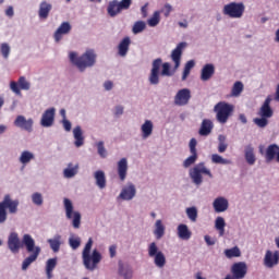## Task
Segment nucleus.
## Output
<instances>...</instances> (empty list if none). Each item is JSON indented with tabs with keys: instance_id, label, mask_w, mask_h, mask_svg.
<instances>
[{
	"instance_id": "f03ea898",
	"label": "nucleus",
	"mask_w": 279,
	"mask_h": 279,
	"mask_svg": "<svg viewBox=\"0 0 279 279\" xmlns=\"http://www.w3.org/2000/svg\"><path fill=\"white\" fill-rule=\"evenodd\" d=\"M69 58L70 62H72L81 73H84V71L95 66L97 63V53H95L94 49H87L81 57H77V52L72 51L69 53Z\"/></svg>"
},
{
	"instance_id": "412c9836",
	"label": "nucleus",
	"mask_w": 279,
	"mask_h": 279,
	"mask_svg": "<svg viewBox=\"0 0 279 279\" xmlns=\"http://www.w3.org/2000/svg\"><path fill=\"white\" fill-rule=\"evenodd\" d=\"M215 213H226L228 210L230 203L223 196L217 197L213 203Z\"/></svg>"
},
{
	"instance_id": "423d86ee",
	"label": "nucleus",
	"mask_w": 279,
	"mask_h": 279,
	"mask_svg": "<svg viewBox=\"0 0 279 279\" xmlns=\"http://www.w3.org/2000/svg\"><path fill=\"white\" fill-rule=\"evenodd\" d=\"M223 16L228 19H243L245 14V3L232 1L222 7Z\"/></svg>"
},
{
	"instance_id": "473e14b6",
	"label": "nucleus",
	"mask_w": 279,
	"mask_h": 279,
	"mask_svg": "<svg viewBox=\"0 0 279 279\" xmlns=\"http://www.w3.org/2000/svg\"><path fill=\"white\" fill-rule=\"evenodd\" d=\"M244 156L247 165H254L256 162V155H254V147L252 145L245 147Z\"/></svg>"
},
{
	"instance_id": "13d9d810",
	"label": "nucleus",
	"mask_w": 279,
	"mask_h": 279,
	"mask_svg": "<svg viewBox=\"0 0 279 279\" xmlns=\"http://www.w3.org/2000/svg\"><path fill=\"white\" fill-rule=\"evenodd\" d=\"M118 5L120 10H130V5H132V0H121L120 2L118 1Z\"/></svg>"
},
{
	"instance_id": "393cba45",
	"label": "nucleus",
	"mask_w": 279,
	"mask_h": 279,
	"mask_svg": "<svg viewBox=\"0 0 279 279\" xmlns=\"http://www.w3.org/2000/svg\"><path fill=\"white\" fill-rule=\"evenodd\" d=\"M118 175L121 180V182H124L128 178V159L122 158L118 161Z\"/></svg>"
},
{
	"instance_id": "ea45409f",
	"label": "nucleus",
	"mask_w": 279,
	"mask_h": 279,
	"mask_svg": "<svg viewBox=\"0 0 279 279\" xmlns=\"http://www.w3.org/2000/svg\"><path fill=\"white\" fill-rule=\"evenodd\" d=\"M34 153L29 150H24L20 156V162L22 165H28V162H32L34 160Z\"/></svg>"
},
{
	"instance_id": "ddd939ff",
	"label": "nucleus",
	"mask_w": 279,
	"mask_h": 279,
	"mask_svg": "<svg viewBox=\"0 0 279 279\" xmlns=\"http://www.w3.org/2000/svg\"><path fill=\"white\" fill-rule=\"evenodd\" d=\"M231 274L236 279H243L247 276V264L245 262H238L231 266Z\"/></svg>"
},
{
	"instance_id": "a878e982",
	"label": "nucleus",
	"mask_w": 279,
	"mask_h": 279,
	"mask_svg": "<svg viewBox=\"0 0 279 279\" xmlns=\"http://www.w3.org/2000/svg\"><path fill=\"white\" fill-rule=\"evenodd\" d=\"M142 131V138H149L154 133V122L150 120H146L141 128Z\"/></svg>"
},
{
	"instance_id": "de8ad7c7",
	"label": "nucleus",
	"mask_w": 279,
	"mask_h": 279,
	"mask_svg": "<svg viewBox=\"0 0 279 279\" xmlns=\"http://www.w3.org/2000/svg\"><path fill=\"white\" fill-rule=\"evenodd\" d=\"M10 51H11L10 44L3 43L0 45V53L2 54L4 60H8L10 58Z\"/></svg>"
},
{
	"instance_id": "5701e85b",
	"label": "nucleus",
	"mask_w": 279,
	"mask_h": 279,
	"mask_svg": "<svg viewBox=\"0 0 279 279\" xmlns=\"http://www.w3.org/2000/svg\"><path fill=\"white\" fill-rule=\"evenodd\" d=\"M279 146L278 144H270L266 149V162H271L275 158L278 161Z\"/></svg>"
},
{
	"instance_id": "bb28decb",
	"label": "nucleus",
	"mask_w": 279,
	"mask_h": 279,
	"mask_svg": "<svg viewBox=\"0 0 279 279\" xmlns=\"http://www.w3.org/2000/svg\"><path fill=\"white\" fill-rule=\"evenodd\" d=\"M58 266V258H49L46 262V275L48 279L53 278V269Z\"/></svg>"
},
{
	"instance_id": "864d4df0",
	"label": "nucleus",
	"mask_w": 279,
	"mask_h": 279,
	"mask_svg": "<svg viewBox=\"0 0 279 279\" xmlns=\"http://www.w3.org/2000/svg\"><path fill=\"white\" fill-rule=\"evenodd\" d=\"M97 150H98V155L100 156V158H106L108 156V150H106V147L104 146V142H98L96 144Z\"/></svg>"
},
{
	"instance_id": "cd10ccee",
	"label": "nucleus",
	"mask_w": 279,
	"mask_h": 279,
	"mask_svg": "<svg viewBox=\"0 0 279 279\" xmlns=\"http://www.w3.org/2000/svg\"><path fill=\"white\" fill-rule=\"evenodd\" d=\"M107 12L109 16H112V17L117 16L118 14H121L122 10L119 7V1L117 0L110 1L107 8Z\"/></svg>"
},
{
	"instance_id": "4468645a",
	"label": "nucleus",
	"mask_w": 279,
	"mask_h": 279,
	"mask_svg": "<svg viewBox=\"0 0 279 279\" xmlns=\"http://www.w3.org/2000/svg\"><path fill=\"white\" fill-rule=\"evenodd\" d=\"M54 121H56V108H49L44 112L41 117L40 125L43 128H51Z\"/></svg>"
},
{
	"instance_id": "0e129e2a",
	"label": "nucleus",
	"mask_w": 279,
	"mask_h": 279,
	"mask_svg": "<svg viewBox=\"0 0 279 279\" xmlns=\"http://www.w3.org/2000/svg\"><path fill=\"white\" fill-rule=\"evenodd\" d=\"M112 86H113L112 81H106L104 83L105 90H112Z\"/></svg>"
},
{
	"instance_id": "774afa93",
	"label": "nucleus",
	"mask_w": 279,
	"mask_h": 279,
	"mask_svg": "<svg viewBox=\"0 0 279 279\" xmlns=\"http://www.w3.org/2000/svg\"><path fill=\"white\" fill-rule=\"evenodd\" d=\"M147 5H148V3H146V4H145L144 7H142V9H141L144 19L147 17Z\"/></svg>"
},
{
	"instance_id": "c03bdc74",
	"label": "nucleus",
	"mask_w": 279,
	"mask_h": 279,
	"mask_svg": "<svg viewBox=\"0 0 279 279\" xmlns=\"http://www.w3.org/2000/svg\"><path fill=\"white\" fill-rule=\"evenodd\" d=\"M243 82L236 81L231 89L232 97H239L243 93Z\"/></svg>"
},
{
	"instance_id": "49530a36",
	"label": "nucleus",
	"mask_w": 279,
	"mask_h": 279,
	"mask_svg": "<svg viewBox=\"0 0 279 279\" xmlns=\"http://www.w3.org/2000/svg\"><path fill=\"white\" fill-rule=\"evenodd\" d=\"M160 23V11H155L153 16L148 19L147 24L149 27H156Z\"/></svg>"
},
{
	"instance_id": "4d7b16f0",
	"label": "nucleus",
	"mask_w": 279,
	"mask_h": 279,
	"mask_svg": "<svg viewBox=\"0 0 279 279\" xmlns=\"http://www.w3.org/2000/svg\"><path fill=\"white\" fill-rule=\"evenodd\" d=\"M69 243L72 250H77V247L82 245V240H80V238H70Z\"/></svg>"
},
{
	"instance_id": "4c0bfd02",
	"label": "nucleus",
	"mask_w": 279,
	"mask_h": 279,
	"mask_svg": "<svg viewBox=\"0 0 279 279\" xmlns=\"http://www.w3.org/2000/svg\"><path fill=\"white\" fill-rule=\"evenodd\" d=\"M195 68V60H190L185 63L183 74H182V82H186V77L191 75V70Z\"/></svg>"
},
{
	"instance_id": "72a5a7b5",
	"label": "nucleus",
	"mask_w": 279,
	"mask_h": 279,
	"mask_svg": "<svg viewBox=\"0 0 279 279\" xmlns=\"http://www.w3.org/2000/svg\"><path fill=\"white\" fill-rule=\"evenodd\" d=\"M94 178L96 180V186L100 189H106V173L101 170H97L94 173Z\"/></svg>"
},
{
	"instance_id": "f704fd0d",
	"label": "nucleus",
	"mask_w": 279,
	"mask_h": 279,
	"mask_svg": "<svg viewBox=\"0 0 279 279\" xmlns=\"http://www.w3.org/2000/svg\"><path fill=\"white\" fill-rule=\"evenodd\" d=\"M62 236L57 234L53 239H49L48 243L52 250V252L57 253L60 252V245H62Z\"/></svg>"
},
{
	"instance_id": "3c124183",
	"label": "nucleus",
	"mask_w": 279,
	"mask_h": 279,
	"mask_svg": "<svg viewBox=\"0 0 279 279\" xmlns=\"http://www.w3.org/2000/svg\"><path fill=\"white\" fill-rule=\"evenodd\" d=\"M218 151L219 154H223L226 149H228V144L226 143V137L223 135H219L218 137Z\"/></svg>"
},
{
	"instance_id": "37998d69",
	"label": "nucleus",
	"mask_w": 279,
	"mask_h": 279,
	"mask_svg": "<svg viewBox=\"0 0 279 279\" xmlns=\"http://www.w3.org/2000/svg\"><path fill=\"white\" fill-rule=\"evenodd\" d=\"M225 255L227 258H239V256H241V250L239 248V246L227 248L225 251Z\"/></svg>"
},
{
	"instance_id": "2f4dec72",
	"label": "nucleus",
	"mask_w": 279,
	"mask_h": 279,
	"mask_svg": "<svg viewBox=\"0 0 279 279\" xmlns=\"http://www.w3.org/2000/svg\"><path fill=\"white\" fill-rule=\"evenodd\" d=\"M213 132V121L203 120L198 134L201 136H208Z\"/></svg>"
},
{
	"instance_id": "9d476101",
	"label": "nucleus",
	"mask_w": 279,
	"mask_h": 279,
	"mask_svg": "<svg viewBox=\"0 0 279 279\" xmlns=\"http://www.w3.org/2000/svg\"><path fill=\"white\" fill-rule=\"evenodd\" d=\"M9 88L14 93V95L21 97V95H23L21 90H29L32 88V83H29L25 76H20L17 82H10Z\"/></svg>"
},
{
	"instance_id": "f3484780",
	"label": "nucleus",
	"mask_w": 279,
	"mask_h": 279,
	"mask_svg": "<svg viewBox=\"0 0 279 279\" xmlns=\"http://www.w3.org/2000/svg\"><path fill=\"white\" fill-rule=\"evenodd\" d=\"M191 99V89L183 88L175 95L174 101L178 106H186Z\"/></svg>"
},
{
	"instance_id": "bf43d9fd",
	"label": "nucleus",
	"mask_w": 279,
	"mask_h": 279,
	"mask_svg": "<svg viewBox=\"0 0 279 279\" xmlns=\"http://www.w3.org/2000/svg\"><path fill=\"white\" fill-rule=\"evenodd\" d=\"M197 140L195 137L190 141V154H197Z\"/></svg>"
},
{
	"instance_id": "6e6d98bb",
	"label": "nucleus",
	"mask_w": 279,
	"mask_h": 279,
	"mask_svg": "<svg viewBox=\"0 0 279 279\" xmlns=\"http://www.w3.org/2000/svg\"><path fill=\"white\" fill-rule=\"evenodd\" d=\"M32 199H33V204H35L36 206H43V194L41 193H34L32 195Z\"/></svg>"
},
{
	"instance_id": "0eeeda50",
	"label": "nucleus",
	"mask_w": 279,
	"mask_h": 279,
	"mask_svg": "<svg viewBox=\"0 0 279 279\" xmlns=\"http://www.w3.org/2000/svg\"><path fill=\"white\" fill-rule=\"evenodd\" d=\"M202 174L208 175V178H213V172L206 168L204 162L196 165L193 169L190 170V178L192 179L193 183L196 184V186H199V184L204 182Z\"/></svg>"
},
{
	"instance_id": "338daca9",
	"label": "nucleus",
	"mask_w": 279,
	"mask_h": 279,
	"mask_svg": "<svg viewBox=\"0 0 279 279\" xmlns=\"http://www.w3.org/2000/svg\"><path fill=\"white\" fill-rule=\"evenodd\" d=\"M5 15H7V16H14V8L9 7V8L5 10Z\"/></svg>"
},
{
	"instance_id": "5fc2aeb1",
	"label": "nucleus",
	"mask_w": 279,
	"mask_h": 279,
	"mask_svg": "<svg viewBox=\"0 0 279 279\" xmlns=\"http://www.w3.org/2000/svg\"><path fill=\"white\" fill-rule=\"evenodd\" d=\"M253 122L255 123V125H257V128H267V125L269 124V120H267V118H255L253 120Z\"/></svg>"
},
{
	"instance_id": "79ce46f5",
	"label": "nucleus",
	"mask_w": 279,
	"mask_h": 279,
	"mask_svg": "<svg viewBox=\"0 0 279 279\" xmlns=\"http://www.w3.org/2000/svg\"><path fill=\"white\" fill-rule=\"evenodd\" d=\"M155 226L156 229L154 231V234L156 239H162V236H165V225H162V220H157Z\"/></svg>"
},
{
	"instance_id": "a18cd8bd",
	"label": "nucleus",
	"mask_w": 279,
	"mask_h": 279,
	"mask_svg": "<svg viewBox=\"0 0 279 279\" xmlns=\"http://www.w3.org/2000/svg\"><path fill=\"white\" fill-rule=\"evenodd\" d=\"M272 101H277L279 104V84L277 85L275 95H268L263 106H269Z\"/></svg>"
},
{
	"instance_id": "f8f14e48",
	"label": "nucleus",
	"mask_w": 279,
	"mask_h": 279,
	"mask_svg": "<svg viewBox=\"0 0 279 279\" xmlns=\"http://www.w3.org/2000/svg\"><path fill=\"white\" fill-rule=\"evenodd\" d=\"M71 29H73V26H71V23L62 22L53 34L54 43H60L63 36L71 34Z\"/></svg>"
},
{
	"instance_id": "9b49d317",
	"label": "nucleus",
	"mask_w": 279,
	"mask_h": 279,
	"mask_svg": "<svg viewBox=\"0 0 279 279\" xmlns=\"http://www.w3.org/2000/svg\"><path fill=\"white\" fill-rule=\"evenodd\" d=\"M215 112H217V120L219 123H228V119L232 114L234 107L232 106H215Z\"/></svg>"
},
{
	"instance_id": "f257e3e1",
	"label": "nucleus",
	"mask_w": 279,
	"mask_h": 279,
	"mask_svg": "<svg viewBox=\"0 0 279 279\" xmlns=\"http://www.w3.org/2000/svg\"><path fill=\"white\" fill-rule=\"evenodd\" d=\"M186 41H181L171 51L170 58L174 62V68L171 71V63L165 62L160 58H157L151 63L150 74L148 76V82L151 86H158L160 84V75L162 77H171L174 75L175 71L180 69L182 62V53L186 49Z\"/></svg>"
},
{
	"instance_id": "58836bf2",
	"label": "nucleus",
	"mask_w": 279,
	"mask_h": 279,
	"mask_svg": "<svg viewBox=\"0 0 279 279\" xmlns=\"http://www.w3.org/2000/svg\"><path fill=\"white\" fill-rule=\"evenodd\" d=\"M147 29V23L144 21H137L133 24L132 33L133 34H142V32H145Z\"/></svg>"
},
{
	"instance_id": "a211bd4d",
	"label": "nucleus",
	"mask_w": 279,
	"mask_h": 279,
	"mask_svg": "<svg viewBox=\"0 0 279 279\" xmlns=\"http://www.w3.org/2000/svg\"><path fill=\"white\" fill-rule=\"evenodd\" d=\"M15 128H20L21 130H25L26 132H32V128H34V120L25 119L23 116H17L14 121Z\"/></svg>"
},
{
	"instance_id": "e433bc0d",
	"label": "nucleus",
	"mask_w": 279,
	"mask_h": 279,
	"mask_svg": "<svg viewBox=\"0 0 279 279\" xmlns=\"http://www.w3.org/2000/svg\"><path fill=\"white\" fill-rule=\"evenodd\" d=\"M257 114L264 119H271L274 117V109L269 106H262Z\"/></svg>"
},
{
	"instance_id": "052dcab7",
	"label": "nucleus",
	"mask_w": 279,
	"mask_h": 279,
	"mask_svg": "<svg viewBox=\"0 0 279 279\" xmlns=\"http://www.w3.org/2000/svg\"><path fill=\"white\" fill-rule=\"evenodd\" d=\"M171 12H173V7L169 3H166L165 12H163V15L166 16V19L170 16Z\"/></svg>"
},
{
	"instance_id": "1a4fd4ad",
	"label": "nucleus",
	"mask_w": 279,
	"mask_h": 279,
	"mask_svg": "<svg viewBox=\"0 0 279 279\" xmlns=\"http://www.w3.org/2000/svg\"><path fill=\"white\" fill-rule=\"evenodd\" d=\"M65 215L68 219L72 220L73 228H80V223H82V215L78 211H73V203L69 198L63 199Z\"/></svg>"
},
{
	"instance_id": "a19ab883",
	"label": "nucleus",
	"mask_w": 279,
	"mask_h": 279,
	"mask_svg": "<svg viewBox=\"0 0 279 279\" xmlns=\"http://www.w3.org/2000/svg\"><path fill=\"white\" fill-rule=\"evenodd\" d=\"M215 228L216 230H218L220 236H223V234H226V220L223 219V217H218L216 219Z\"/></svg>"
},
{
	"instance_id": "09e8293b",
	"label": "nucleus",
	"mask_w": 279,
	"mask_h": 279,
	"mask_svg": "<svg viewBox=\"0 0 279 279\" xmlns=\"http://www.w3.org/2000/svg\"><path fill=\"white\" fill-rule=\"evenodd\" d=\"M211 162L214 165H230V160L223 159V157L217 154L211 155Z\"/></svg>"
},
{
	"instance_id": "4be33fe9",
	"label": "nucleus",
	"mask_w": 279,
	"mask_h": 279,
	"mask_svg": "<svg viewBox=\"0 0 279 279\" xmlns=\"http://www.w3.org/2000/svg\"><path fill=\"white\" fill-rule=\"evenodd\" d=\"M215 75V65L213 63L205 64L201 70V81L208 82Z\"/></svg>"
},
{
	"instance_id": "c9c22d12",
	"label": "nucleus",
	"mask_w": 279,
	"mask_h": 279,
	"mask_svg": "<svg viewBox=\"0 0 279 279\" xmlns=\"http://www.w3.org/2000/svg\"><path fill=\"white\" fill-rule=\"evenodd\" d=\"M77 169H80L78 165L73 166V163H69L68 168L63 171L64 178H75L77 175Z\"/></svg>"
},
{
	"instance_id": "39448f33",
	"label": "nucleus",
	"mask_w": 279,
	"mask_h": 279,
	"mask_svg": "<svg viewBox=\"0 0 279 279\" xmlns=\"http://www.w3.org/2000/svg\"><path fill=\"white\" fill-rule=\"evenodd\" d=\"M8 209L11 215H16L19 211V199L12 201L10 194H7L0 203V223H5L8 220Z\"/></svg>"
},
{
	"instance_id": "8fccbe9b",
	"label": "nucleus",
	"mask_w": 279,
	"mask_h": 279,
	"mask_svg": "<svg viewBox=\"0 0 279 279\" xmlns=\"http://www.w3.org/2000/svg\"><path fill=\"white\" fill-rule=\"evenodd\" d=\"M195 162H197V153H192V155L184 160L183 167L189 169V167L195 165Z\"/></svg>"
},
{
	"instance_id": "c85d7f7f",
	"label": "nucleus",
	"mask_w": 279,
	"mask_h": 279,
	"mask_svg": "<svg viewBox=\"0 0 279 279\" xmlns=\"http://www.w3.org/2000/svg\"><path fill=\"white\" fill-rule=\"evenodd\" d=\"M73 136L75 138V147H82V145H84V135L82 133V126H75L73 129Z\"/></svg>"
},
{
	"instance_id": "7ed1b4c3",
	"label": "nucleus",
	"mask_w": 279,
	"mask_h": 279,
	"mask_svg": "<svg viewBox=\"0 0 279 279\" xmlns=\"http://www.w3.org/2000/svg\"><path fill=\"white\" fill-rule=\"evenodd\" d=\"M90 250H93V238H89L85 247L82 252V260L85 269L89 271H95L97 269L98 263H101V253L99 251L94 250L90 255Z\"/></svg>"
},
{
	"instance_id": "b1692460",
	"label": "nucleus",
	"mask_w": 279,
	"mask_h": 279,
	"mask_svg": "<svg viewBox=\"0 0 279 279\" xmlns=\"http://www.w3.org/2000/svg\"><path fill=\"white\" fill-rule=\"evenodd\" d=\"M130 37H124L120 44L118 45V54L121 58H125L128 56V52L130 51V45H131Z\"/></svg>"
},
{
	"instance_id": "e2e57ef3",
	"label": "nucleus",
	"mask_w": 279,
	"mask_h": 279,
	"mask_svg": "<svg viewBox=\"0 0 279 279\" xmlns=\"http://www.w3.org/2000/svg\"><path fill=\"white\" fill-rule=\"evenodd\" d=\"M109 254L111 258H114V256H117V245H111L109 247Z\"/></svg>"
},
{
	"instance_id": "c756f323",
	"label": "nucleus",
	"mask_w": 279,
	"mask_h": 279,
	"mask_svg": "<svg viewBox=\"0 0 279 279\" xmlns=\"http://www.w3.org/2000/svg\"><path fill=\"white\" fill-rule=\"evenodd\" d=\"M191 230H189V227L186 225H179L178 226V236L179 239H182L183 241H189L191 239Z\"/></svg>"
},
{
	"instance_id": "603ef678",
	"label": "nucleus",
	"mask_w": 279,
	"mask_h": 279,
	"mask_svg": "<svg viewBox=\"0 0 279 279\" xmlns=\"http://www.w3.org/2000/svg\"><path fill=\"white\" fill-rule=\"evenodd\" d=\"M186 215L190 220L193 222L197 221V208L196 207H189L186 208Z\"/></svg>"
},
{
	"instance_id": "7c9ffc66",
	"label": "nucleus",
	"mask_w": 279,
	"mask_h": 279,
	"mask_svg": "<svg viewBox=\"0 0 279 279\" xmlns=\"http://www.w3.org/2000/svg\"><path fill=\"white\" fill-rule=\"evenodd\" d=\"M119 276L124 279H132L134 271L129 266H123L122 262H119Z\"/></svg>"
},
{
	"instance_id": "dca6fc26",
	"label": "nucleus",
	"mask_w": 279,
	"mask_h": 279,
	"mask_svg": "<svg viewBox=\"0 0 279 279\" xmlns=\"http://www.w3.org/2000/svg\"><path fill=\"white\" fill-rule=\"evenodd\" d=\"M8 247L13 254H19V251L21 250V239H19V233H10L8 239Z\"/></svg>"
},
{
	"instance_id": "2eb2a0df",
	"label": "nucleus",
	"mask_w": 279,
	"mask_h": 279,
	"mask_svg": "<svg viewBox=\"0 0 279 279\" xmlns=\"http://www.w3.org/2000/svg\"><path fill=\"white\" fill-rule=\"evenodd\" d=\"M119 197L124 202H130L134 199V197H136V186L134 185V183H129L126 186H124Z\"/></svg>"
},
{
	"instance_id": "6ab92c4d",
	"label": "nucleus",
	"mask_w": 279,
	"mask_h": 279,
	"mask_svg": "<svg viewBox=\"0 0 279 279\" xmlns=\"http://www.w3.org/2000/svg\"><path fill=\"white\" fill-rule=\"evenodd\" d=\"M51 10H53V5H51V3H49L47 0L41 1L39 3L38 17L41 21H47V19H49Z\"/></svg>"
},
{
	"instance_id": "20e7f679",
	"label": "nucleus",
	"mask_w": 279,
	"mask_h": 279,
	"mask_svg": "<svg viewBox=\"0 0 279 279\" xmlns=\"http://www.w3.org/2000/svg\"><path fill=\"white\" fill-rule=\"evenodd\" d=\"M22 243L25 245L26 252L31 254L22 263V270L26 271L32 263H36V260H38L41 250L40 246H36V241H34V238H32L29 234L23 235Z\"/></svg>"
},
{
	"instance_id": "aec40b11",
	"label": "nucleus",
	"mask_w": 279,
	"mask_h": 279,
	"mask_svg": "<svg viewBox=\"0 0 279 279\" xmlns=\"http://www.w3.org/2000/svg\"><path fill=\"white\" fill-rule=\"evenodd\" d=\"M279 263V252L276 251L272 253L271 251H267L265 258H264V265L271 269V267H276Z\"/></svg>"
},
{
	"instance_id": "680f3d73",
	"label": "nucleus",
	"mask_w": 279,
	"mask_h": 279,
	"mask_svg": "<svg viewBox=\"0 0 279 279\" xmlns=\"http://www.w3.org/2000/svg\"><path fill=\"white\" fill-rule=\"evenodd\" d=\"M62 125H63V129L65 130V132L71 131L72 124H71V121H69L66 118H63Z\"/></svg>"
},
{
	"instance_id": "6e6552de",
	"label": "nucleus",
	"mask_w": 279,
	"mask_h": 279,
	"mask_svg": "<svg viewBox=\"0 0 279 279\" xmlns=\"http://www.w3.org/2000/svg\"><path fill=\"white\" fill-rule=\"evenodd\" d=\"M148 256L150 258H155L154 263L156 267H159V269H162L165 265H167V257H165V253L161 251H158V245H156V242H153L148 246Z\"/></svg>"
},
{
	"instance_id": "69168bd1",
	"label": "nucleus",
	"mask_w": 279,
	"mask_h": 279,
	"mask_svg": "<svg viewBox=\"0 0 279 279\" xmlns=\"http://www.w3.org/2000/svg\"><path fill=\"white\" fill-rule=\"evenodd\" d=\"M205 242L207 245H215V240H213L210 235H205Z\"/></svg>"
}]
</instances>
